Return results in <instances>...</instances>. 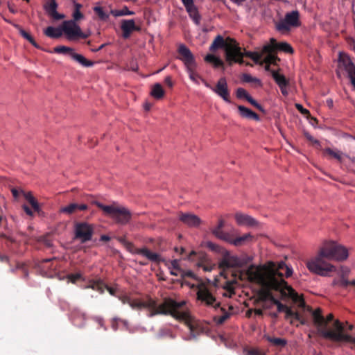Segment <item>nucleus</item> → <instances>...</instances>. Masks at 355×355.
Here are the masks:
<instances>
[{
  "instance_id": "17",
  "label": "nucleus",
  "mask_w": 355,
  "mask_h": 355,
  "mask_svg": "<svg viewBox=\"0 0 355 355\" xmlns=\"http://www.w3.org/2000/svg\"><path fill=\"white\" fill-rule=\"evenodd\" d=\"M121 28L123 37L125 39L128 38L131 33L135 31H140V27L136 26L133 19H123L121 23Z\"/></svg>"
},
{
  "instance_id": "18",
  "label": "nucleus",
  "mask_w": 355,
  "mask_h": 355,
  "mask_svg": "<svg viewBox=\"0 0 355 355\" xmlns=\"http://www.w3.org/2000/svg\"><path fill=\"white\" fill-rule=\"evenodd\" d=\"M43 8L46 12L54 19L59 20L64 17V15L57 12L58 3L56 1H46Z\"/></svg>"
},
{
  "instance_id": "42",
  "label": "nucleus",
  "mask_w": 355,
  "mask_h": 355,
  "mask_svg": "<svg viewBox=\"0 0 355 355\" xmlns=\"http://www.w3.org/2000/svg\"><path fill=\"white\" fill-rule=\"evenodd\" d=\"M71 58L84 67H92L94 64L92 61L88 60L83 55L76 53V52L72 54Z\"/></svg>"
},
{
  "instance_id": "57",
  "label": "nucleus",
  "mask_w": 355,
  "mask_h": 355,
  "mask_svg": "<svg viewBox=\"0 0 355 355\" xmlns=\"http://www.w3.org/2000/svg\"><path fill=\"white\" fill-rule=\"evenodd\" d=\"M164 336H166L171 339H174L175 338V336L174 334H173L170 331L160 332L159 334V338H162Z\"/></svg>"
},
{
  "instance_id": "25",
  "label": "nucleus",
  "mask_w": 355,
  "mask_h": 355,
  "mask_svg": "<svg viewBox=\"0 0 355 355\" xmlns=\"http://www.w3.org/2000/svg\"><path fill=\"white\" fill-rule=\"evenodd\" d=\"M225 222L223 219H220L216 227L213 229L212 233L217 238L223 241H230V234L222 231Z\"/></svg>"
},
{
  "instance_id": "13",
  "label": "nucleus",
  "mask_w": 355,
  "mask_h": 355,
  "mask_svg": "<svg viewBox=\"0 0 355 355\" xmlns=\"http://www.w3.org/2000/svg\"><path fill=\"white\" fill-rule=\"evenodd\" d=\"M204 83L206 87L212 89V91L223 98V101L230 103V94L227 80L225 78H220L214 87H211L206 81H204Z\"/></svg>"
},
{
  "instance_id": "26",
  "label": "nucleus",
  "mask_w": 355,
  "mask_h": 355,
  "mask_svg": "<svg viewBox=\"0 0 355 355\" xmlns=\"http://www.w3.org/2000/svg\"><path fill=\"white\" fill-rule=\"evenodd\" d=\"M238 110L241 116L243 118L252 119L256 121H258L260 119L259 115L257 113L245 107V106L239 105Z\"/></svg>"
},
{
  "instance_id": "41",
  "label": "nucleus",
  "mask_w": 355,
  "mask_h": 355,
  "mask_svg": "<svg viewBox=\"0 0 355 355\" xmlns=\"http://www.w3.org/2000/svg\"><path fill=\"white\" fill-rule=\"evenodd\" d=\"M252 236L250 234H245L241 236H239L234 239H232L230 236V241H227L230 243L234 244L236 246L242 245L245 241L252 239Z\"/></svg>"
},
{
  "instance_id": "3",
  "label": "nucleus",
  "mask_w": 355,
  "mask_h": 355,
  "mask_svg": "<svg viewBox=\"0 0 355 355\" xmlns=\"http://www.w3.org/2000/svg\"><path fill=\"white\" fill-rule=\"evenodd\" d=\"M312 318L314 324L318 327L319 334L324 338L334 342L345 341L355 345V338L344 333L345 327L338 320L333 323L334 330L328 329V324L334 320V316L329 313L324 318L322 314L321 309L318 308L312 311Z\"/></svg>"
},
{
  "instance_id": "5",
  "label": "nucleus",
  "mask_w": 355,
  "mask_h": 355,
  "mask_svg": "<svg viewBox=\"0 0 355 355\" xmlns=\"http://www.w3.org/2000/svg\"><path fill=\"white\" fill-rule=\"evenodd\" d=\"M174 307L170 309V312L168 315L172 316L177 320L184 322L186 326L190 331V336L192 338H196L198 336L205 331L204 326L199 322L194 320L189 314L188 309L185 308L187 302L182 300L177 302Z\"/></svg>"
},
{
  "instance_id": "58",
  "label": "nucleus",
  "mask_w": 355,
  "mask_h": 355,
  "mask_svg": "<svg viewBox=\"0 0 355 355\" xmlns=\"http://www.w3.org/2000/svg\"><path fill=\"white\" fill-rule=\"evenodd\" d=\"M17 268L19 269H22V270L24 272V277L25 278L28 277V272L26 268H25V266L24 263H17Z\"/></svg>"
},
{
  "instance_id": "37",
  "label": "nucleus",
  "mask_w": 355,
  "mask_h": 355,
  "mask_svg": "<svg viewBox=\"0 0 355 355\" xmlns=\"http://www.w3.org/2000/svg\"><path fill=\"white\" fill-rule=\"evenodd\" d=\"M272 76L274 78L276 83L278 85V86H288V80L286 78L284 75L279 73L277 71H272L271 72Z\"/></svg>"
},
{
  "instance_id": "48",
  "label": "nucleus",
  "mask_w": 355,
  "mask_h": 355,
  "mask_svg": "<svg viewBox=\"0 0 355 355\" xmlns=\"http://www.w3.org/2000/svg\"><path fill=\"white\" fill-rule=\"evenodd\" d=\"M268 55L264 58L262 62L266 64H275L277 60V56L272 53H266Z\"/></svg>"
},
{
  "instance_id": "52",
  "label": "nucleus",
  "mask_w": 355,
  "mask_h": 355,
  "mask_svg": "<svg viewBox=\"0 0 355 355\" xmlns=\"http://www.w3.org/2000/svg\"><path fill=\"white\" fill-rule=\"evenodd\" d=\"M277 28L280 31H288L291 26L284 19L283 21H281L277 24Z\"/></svg>"
},
{
  "instance_id": "11",
  "label": "nucleus",
  "mask_w": 355,
  "mask_h": 355,
  "mask_svg": "<svg viewBox=\"0 0 355 355\" xmlns=\"http://www.w3.org/2000/svg\"><path fill=\"white\" fill-rule=\"evenodd\" d=\"M196 295L197 300L207 306H213L217 309L220 306V303L216 302L215 296L211 293L209 288L204 285H200L198 287Z\"/></svg>"
},
{
  "instance_id": "51",
  "label": "nucleus",
  "mask_w": 355,
  "mask_h": 355,
  "mask_svg": "<svg viewBox=\"0 0 355 355\" xmlns=\"http://www.w3.org/2000/svg\"><path fill=\"white\" fill-rule=\"evenodd\" d=\"M243 80L247 83H256L258 85H261V81L256 78L252 77L250 74H243Z\"/></svg>"
},
{
  "instance_id": "35",
  "label": "nucleus",
  "mask_w": 355,
  "mask_h": 355,
  "mask_svg": "<svg viewBox=\"0 0 355 355\" xmlns=\"http://www.w3.org/2000/svg\"><path fill=\"white\" fill-rule=\"evenodd\" d=\"M28 204H25L23 205L24 211L28 215L32 216L33 211L39 212V204L38 201H28Z\"/></svg>"
},
{
  "instance_id": "56",
  "label": "nucleus",
  "mask_w": 355,
  "mask_h": 355,
  "mask_svg": "<svg viewBox=\"0 0 355 355\" xmlns=\"http://www.w3.org/2000/svg\"><path fill=\"white\" fill-rule=\"evenodd\" d=\"M295 107L299 112H300L304 115H309L310 114L309 111L304 108L303 106L300 103H296Z\"/></svg>"
},
{
  "instance_id": "45",
  "label": "nucleus",
  "mask_w": 355,
  "mask_h": 355,
  "mask_svg": "<svg viewBox=\"0 0 355 355\" xmlns=\"http://www.w3.org/2000/svg\"><path fill=\"white\" fill-rule=\"evenodd\" d=\"M263 54H266V53L263 52V49H262L261 52H246L245 55V56L253 60L255 62H257V63L260 62V64H262V62H261V60Z\"/></svg>"
},
{
  "instance_id": "60",
  "label": "nucleus",
  "mask_w": 355,
  "mask_h": 355,
  "mask_svg": "<svg viewBox=\"0 0 355 355\" xmlns=\"http://www.w3.org/2000/svg\"><path fill=\"white\" fill-rule=\"evenodd\" d=\"M249 355H265V354L257 349H251L248 352Z\"/></svg>"
},
{
  "instance_id": "1",
  "label": "nucleus",
  "mask_w": 355,
  "mask_h": 355,
  "mask_svg": "<svg viewBox=\"0 0 355 355\" xmlns=\"http://www.w3.org/2000/svg\"><path fill=\"white\" fill-rule=\"evenodd\" d=\"M252 281L259 285L261 288L257 291L258 300L260 302L270 301L277 306L279 312H284L288 306L281 303L272 295V291H279L282 297L291 298L295 302H300L302 307L305 306V302L295 292L288 286L286 282H277L272 276L266 277L258 271L251 272Z\"/></svg>"
},
{
  "instance_id": "20",
  "label": "nucleus",
  "mask_w": 355,
  "mask_h": 355,
  "mask_svg": "<svg viewBox=\"0 0 355 355\" xmlns=\"http://www.w3.org/2000/svg\"><path fill=\"white\" fill-rule=\"evenodd\" d=\"M184 6L186 8L189 16L193 19L194 22L197 24L200 23V17L198 14V10L193 3V0H182Z\"/></svg>"
},
{
  "instance_id": "12",
  "label": "nucleus",
  "mask_w": 355,
  "mask_h": 355,
  "mask_svg": "<svg viewBox=\"0 0 355 355\" xmlns=\"http://www.w3.org/2000/svg\"><path fill=\"white\" fill-rule=\"evenodd\" d=\"M243 263L241 259L236 256H232L228 251H224L223 257L218 263V267L223 270L220 275H223V272L229 268L235 267H241Z\"/></svg>"
},
{
  "instance_id": "30",
  "label": "nucleus",
  "mask_w": 355,
  "mask_h": 355,
  "mask_svg": "<svg viewBox=\"0 0 355 355\" xmlns=\"http://www.w3.org/2000/svg\"><path fill=\"white\" fill-rule=\"evenodd\" d=\"M87 207L85 204L78 205L76 203H71L67 207H63L61 211L62 212L67 213L69 214L75 213L78 211H83L87 209Z\"/></svg>"
},
{
  "instance_id": "46",
  "label": "nucleus",
  "mask_w": 355,
  "mask_h": 355,
  "mask_svg": "<svg viewBox=\"0 0 355 355\" xmlns=\"http://www.w3.org/2000/svg\"><path fill=\"white\" fill-rule=\"evenodd\" d=\"M111 14L114 17H120L124 15H132L135 14L133 11L128 10L127 7H123L121 10H114L111 11Z\"/></svg>"
},
{
  "instance_id": "8",
  "label": "nucleus",
  "mask_w": 355,
  "mask_h": 355,
  "mask_svg": "<svg viewBox=\"0 0 355 355\" xmlns=\"http://www.w3.org/2000/svg\"><path fill=\"white\" fill-rule=\"evenodd\" d=\"M227 44L225 49L227 62L230 64L232 62L241 63L243 62V54L241 51V48L236 41L231 37H227Z\"/></svg>"
},
{
  "instance_id": "14",
  "label": "nucleus",
  "mask_w": 355,
  "mask_h": 355,
  "mask_svg": "<svg viewBox=\"0 0 355 355\" xmlns=\"http://www.w3.org/2000/svg\"><path fill=\"white\" fill-rule=\"evenodd\" d=\"M123 246L130 253L141 254L151 261L159 262L161 261L160 256L157 253L153 252L146 248H137L132 243L129 241Z\"/></svg>"
},
{
  "instance_id": "59",
  "label": "nucleus",
  "mask_w": 355,
  "mask_h": 355,
  "mask_svg": "<svg viewBox=\"0 0 355 355\" xmlns=\"http://www.w3.org/2000/svg\"><path fill=\"white\" fill-rule=\"evenodd\" d=\"M306 137L307 139H309L313 144L320 146V142L317 139H314L312 136L309 134H306Z\"/></svg>"
},
{
  "instance_id": "34",
  "label": "nucleus",
  "mask_w": 355,
  "mask_h": 355,
  "mask_svg": "<svg viewBox=\"0 0 355 355\" xmlns=\"http://www.w3.org/2000/svg\"><path fill=\"white\" fill-rule=\"evenodd\" d=\"M44 34L49 37L51 38H58L62 35L63 31L62 30V27L55 28L53 26H49L44 30Z\"/></svg>"
},
{
  "instance_id": "40",
  "label": "nucleus",
  "mask_w": 355,
  "mask_h": 355,
  "mask_svg": "<svg viewBox=\"0 0 355 355\" xmlns=\"http://www.w3.org/2000/svg\"><path fill=\"white\" fill-rule=\"evenodd\" d=\"M87 288H92L94 291L99 292L100 293H103L105 289V284L101 280H92L89 282V284L86 286Z\"/></svg>"
},
{
  "instance_id": "2",
  "label": "nucleus",
  "mask_w": 355,
  "mask_h": 355,
  "mask_svg": "<svg viewBox=\"0 0 355 355\" xmlns=\"http://www.w3.org/2000/svg\"><path fill=\"white\" fill-rule=\"evenodd\" d=\"M347 249L334 241L325 243L320 249L318 254L306 263L309 270L320 276H327L329 272L336 270L329 261H344L348 257Z\"/></svg>"
},
{
  "instance_id": "27",
  "label": "nucleus",
  "mask_w": 355,
  "mask_h": 355,
  "mask_svg": "<svg viewBox=\"0 0 355 355\" xmlns=\"http://www.w3.org/2000/svg\"><path fill=\"white\" fill-rule=\"evenodd\" d=\"M7 22L11 24L15 28H17L20 33V35L26 40H27L30 43H31L35 47L39 48V46L34 40L33 37L25 30L23 29V28L19 26V24L12 23V21L5 19Z\"/></svg>"
},
{
  "instance_id": "50",
  "label": "nucleus",
  "mask_w": 355,
  "mask_h": 355,
  "mask_svg": "<svg viewBox=\"0 0 355 355\" xmlns=\"http://www.w3.org/2000/svg\"><path fill=\"white\" fill-rule=\"evenodd\" d=\"M180 275L182 279L185 278H191L195 279L196 275L191 270H180Z\"/></svg>"
},
{
  "instance_id": "21",
  "label": "nucleus",
  "mask_w": 355,
  "mask_h": 355,
  "mask_svg": "<svg viewBox=\"0 0 355 355\" xmlns=\"http://www.w3.org/2000/svg\"><path fill=\"white\" fill-rule=\"evenodd\" d=\"M236 96L238 98H245L248 102H249L251 105H252L253 106H254L255 107H257L258 110H259L260 111L264 112V110L263 108V107L259 104L258 103H257L256 101H254L251 96L248 93V92L242 88V87H239L236 89Z\"/></svg>"
},
{
  "instance_id": "61",
  "label": "nucleus",
  "mask_w": 355,
  "mask_h": 355,
  "mask_svg": "<svg viewBox=\"0 0 355 355\" xmlns=\"http://www.w3.org/2000/svg\"><path fill=\"white\" fill-rule=\"evenodd\" d=\"M164 83L169 87H173V83L172 81V79H171V76H167L164 79Z\"/></svg>"
},
{
  "instance_id": "22",
  "label": "nucleus",
  "mask_w": 355,
  "mask_h": 355,
  "mask_svg": "<svg viewBox=\"0 0 355 355\" xmlns=\"http://www.w3.org/2000/svg\"><path fill=\"white\" fill-rule=\"evenodd\" d=\"M263 338L267 340L272 347H274L279 350H282L284 348L288 343L287 340L285 338H276L268 334H264Z\"/></svg>"
},
{
  "instance_id": "53",
  "label": "nucleus",
  "mask_w": 355,
  "mask_h": 355,
  "mask_svg": "<svg viewBox=\"0 0 355 355\" xmlns=\"http://www.w3.org/2000/svg\"><path fill=\"white\" fill-rule=\"evenodd\" d=\"M237 282L236 279L232 281H227L225 285L224 286V288L229 292L234 293V284H236Z\"/></svg>"
},
{
  "instance_id": "23",
  "label": "nucleus",
  "mask_w": 355,
  "mask_h": 355,
  "mask_svg": "<svg viewBox=\"0 0 355 355\" xmlns=\"http://www.w3.org/2000/svg\"><path fill=\"white\" fill-rule=\"evenodd\" d=\"M180 220L189 227H197L200 223V218L192 214L181 213Z\"/></svg>"
},
{
  "instance_id": "16",
  "label": "nucleus",
  "mask_w": 355,
  "mask_h": 355,
  "mask_svg": "<svg viewBox=\"0 0 355 355\" xmlns=\"http://www.w3.org/2000/svg\"><path fill=\"white\" fill-rule=\"evenodd\" d=\"M178 53L180 55V59L184 63L187 68L196 64L192 53L185 45L179 46Z\"/></svg>"
},
{
  "instance_id": "49",
  "label": "nucleus",
  "mask_w": 355,
  "mask_h": 355,
  "mask_svg": "<svg viewBox=\"0 0 355 355\" xmlns=\"http://www.w3.org/2000/svg\"><path fill=\"white\" fill-rule=\"evenodd\" d=\"M94 10L101 19L106 20L108 18V15L103 11L101 7L96 6L94 8Z\"/></svg>"
},
{
  "instance_id": "29",
  "label": "nucleus",
  "mask_w": 355,
  "mask_h": 355,
  "mask_svg": "<svg viewBox=\"0 0 355 355\" xmlns=\"http://www.w3.org/2000/svg\"><path fill=\"white\" fill-rule=\"evenodd\" d=\"M284 19L291 26L297 27L300 26L299 12L297 11L287 13Z\"/></svg>"
},
{
  "instance_id": "32",
  "label": "nucleus",
  "mask_w": 355,
  "mask_h": 355,
  "mask_svg": "<svg viewBox=\"0 0 355 355\" xmlns=\"http://www.w3.org/2000/svg\"><path fill=\"white\" fill-rule=\"evenodd\" d=\"M323 154L324 156L329 158H334L340 162L343 161V154L339 150L327 148L323 150Z\"/></svg>"
},
{
  "instance_id": "24",
  "label": "nucleus",
  "mask_w": 355,
  "mask_h": 355,
  "mask_svg": "<svg viewBox=\"0 0 355 355\" xmlns=\"http://www.w3.org/2000/svg\"><path fill=\"white\" fill-rule=\"evenodd\" d=\"M339 62L342 63L348 71L349 76L351 78L352 72L355 71V66L353 64L351 58L345 53L340 52L339 53Z\"/></svg>"
},
{
  "instance_id": "63",
  "label": "nucleus",
  "mask_w": 355,
  "mask_h": 355,
  "mask_svg": "<svg viewBox=\"0 0 355 355\" xmlns=\"http://www.w3.org/2000/svg\"><path fill=\"white\" fill-rule=\"evenodd\" d=\"M171 266L173 267V268L175 270H178L180 272V270H181L179 267V265H178V261L177 260H173L172 262H171Z\"/></svg>"
},
{
  "instance_id": "4",
  "label": "nucleus",
  "mask_w": 355,
  "mask_h": 355,
  "mask_svg": "<svg viewBox=\"0 0 355 355\" xmlns=\"http://www.w3.org/2000/svg\"><path fill=\"white\" fill-rule=\"evenodd\" d=\"M258 271L266 277L272 276V277L277 282H286L282 279L284 276L288 277L291 276L293 271L284 261H281L277 266L274 262L269 261L267 265L257 267L254 265H250L245 271V275L250 282L255 283L252 281L251 272Z\"/></svg>"
},
{
  "instance_id": "19",
  "label": "nucleus",
  "mask_w": 355,
  "mask_h": 355,
  "mask_svg": "<svg viewBox=\"0 0 355 355\" xmlns=\"http://www.w3.org/2000/svg\"><path fill=\"white\" fill-rule=\"evenodd\" d=\"M12 197L15 199L35 200L31 191L24 189L21 187H12L10 189Z\"/></svg>"
},
{
  "instance_id": "55",
  "label": "nucleus",
  "mask_w": 355,
  "mask_h": 355,
  "mask_svg": "<svg viewBox=\"0 0 355 355\" xmlns=\"http://www.w3.org/2000/svg\"><path fill=\"white\" fill-rule=\"evenodd\" d=\"M68 278L72 283H76L78 280L82 278L80 273L69 274Z\"/></svg>"
},
{
  "instance_id": "54",
  "label": "nucleus",
  "mask_w": 355,
  "mask_h": 355,
  "mask_svg": "<svg viewBox=\"0 0 355 355\" xmlns=\"http://www.w3.org/2000/svg\"><path fill=\"white\" fill-rule=\"evenodd\" d=\"M119 300L123 303V304H128L130 305V302H131V298L130 297H129L128 295H118L116 296Z\"/></svg>"
},
{
  "instance_id": "44",
  "label": "nucleus",
  "mask_w": 355,
  "mask_h": 355,
  "mask_svg": "<svg viewBox=\"0 0 355 355\" xmlns=\"http://www.w3.org/2000/svg\"><path fill=\"white\" fill-rule=\"evenodd\" d=\"M220 311L223 313V315L220 316H215L214 320L218 324H223L230 317L231 313L227 312L225 308H220Z\"/></svg>"
},
{
  "instance_id": "31",
  "label": "nucleus",
  "mask_w": 355,
  "mask_h": 355,
  "mask_svg": "<svg viewBox=\"0 0 355 355\" xmlns=\"http://www.w3.org/2000/svg\"><path fill=\"white\" fill-rule=\"evenodd\" d=\"M235 218L238 224L239 225H247L250 226H252L255 225L256 221L252 217L242 214H236L235 216Z\"/></svg>"
},
{
  "instance_id": "43",
  "label": "nucleus",
  "mask_w": 355,
  "mask_h": 355,
  "mask_svg": "<svg viewBox=\"0 0 355 355\" xmlns=\"http://www.w3.org/2000/svg\"><path fill=\"white\" fill-rule=\"evenodd\" d=\"M196 64L194 66H192L191 67L187 68V71L189 74V78L191 80H192L196 83L198 84V79H201L202 81L204 83L205 81L204 79L201 78V77L198 75V73L196 72Z\"/></svg>"
},
{
  "instance_id": "64",
  "label": "nucleus",
  "mask_w": 355,
  "mask_h": 355,
  "mask_svg": "<svg viewBox=\"0 0 355 355\" xmlns=\"http://www.w3.org/2000/svg\"><path fill=\"white\" fill-rule=\"evenodd\" d=\"M352 282H353V280H352V281H348V280H347V279H343V280L341 282V285H342V286H343V287H347V286H349V285L353 286Z\"/></svg>"
},
{
  "instance_id": "28",
  "label": "nucleus",
  "mask_w": 355,
  "mask_h": 355,
  "mask_svg": "<svg viewBox=\"0 0 355 355\" xmlns=\"http://www.w3.org/2000/svg\"><path fill=\"white\" fill-rule=\"evenodd\" d=\"M227 37L224 39L223 37L218 35L214 40L212 44H211L209 49L211 51H214L218 49H225L226 44H227Z\"/></svg>"
},
{
  "instance_id": "6",
  "label": "nucleus",
  "mask_w": 355,
  "mask_h": 355,
  "mask_svg": "<svg viewBox=\"0 0 355 355\" xmlns=\"http://www.w3.org/2000/svg\"><path fill=\"white\" fill-rule=\"evenodd\" d=\"M175 305V300L171 297L164 298L163 302L158 305L157 301L150 297L144 302L137 299H131L130 304V306L133 309H148L150 310L149 317H153L157 315H168L170 309Z\"/></svg>"
},
{
  "instance_id": "7",
  "label": "nucleus",
  "mask_w": 355,
  "mask_h": 355,
  "mask_svg": "<svg viewBox=\"0 0 355 355\" xmlns=\"http://www.w3.org/2000/svg\"><path fill=\"white\" fill-rule=\"evenodd\" d=\"M96 202L98 207L103 211L104 214L114 219L116 223L125 225L130 221L131 213L128 209L117 207L114 205H104L98 201Z\"/></svg>"
},
{
  "instance_id": "10",
  "label": "nucleus",
  "mask_w": 355,
  "mask_h": 355,
  "mask_svg": "<svg viewBox=\"0 0 355 355\" xmlns=\"http://www.w3.org/2000/svg\"><path fill=\"white\" fill-rule=\"evenodd\" d=\"M75 238L82 243L89 241L94 234V227L86 222H80L74 226Z\"/></svg>"
},
{
  "instance_id": "62",
  "label": "nucleus",
  "mask_w": 355,
  "mask_h": 355,
  "mask_svg": "<svg viewBox=\"0 0 355 355\" xmlns=\"http://www.w3.org/2000/svg\"><path fill=\"white\" fill-rule=\"evenodd\" d=\"M105 288L107 289V291L109 292V293L111 295H113V296H116V289L114 288H112V287H110L107 285H105Z\"/></svg>"
},
{
  "instance_id": "36",
  "label": "nucleus",
  "mask_w": 355,
  "mask_h": 355,
  "mask_svg": "<svg viewBox=\"0 0 355 355\" xmlns=\"http://www.w3.org/2000/svg\"><path fill=\"white\" fill-rule=\"evenodd\" d=\"M165 92L159 83H156L152 86L150 95L156 98L161 99L164 96Z\"/></svg>"
},
{
  "instance_id": "47",
  "label": "nucleus",
  "mask_w": 355,
  "mask_h": 355,
  "mask_svg": "<svg viewBox=\"0 0 355 355\" xmlns=\"http://www.w3.org/2000/svg\"><path fill=\"white\" fill-rule=\"evenodd\" d=\"M54 52L58 53H69L71 57L74 53V50L72 48L67 47L65 46H59L54 49Z\"/></svg>"
},
{
  "instance_id": "33",
  "label": "nucleus",
  "mask_w": 355,
  "mask_h": 355,
  "mask_svg": "<svg viewBox=\"0 0 355 355\" xmlns=\"http://www.w3.org/2000/svg\"><path fill=\"white\" fill-rule=\"evenodd\" d=\"M82 7L83 6L80 3L76 1L73 2V10L71 14L73 19L71 21L77 22L84 18V15L80 11Z\"/></svg>"
},
{
  "instance_id": "39",
  "label": "nucleus",
  "mask_w": 355,
  "mask_h": 355,
  "mask_svg": "<svg viewBox=\"0 0 355 355\" xmlns=\"http://www.w3.org/2000/svg\"><path fill=\"white\" fill-rule=\"evenodd\" d=\"M286 313L285 318L286 319L288 320L290 319V323L291 324H294L296 327H299V324H295L294 320L295 319H300V314L297 312L293 311L290 307H288L287 309L284 311Z\"/></svg>"
},
{
  "instance_id": "15",
  "label": "nucleus",
  "mask_w": 355,
  "mask_h": 355,
  "mask_svg": "<svg viewBox=\"0 0 355 355\" xmlns=\"http://www.w3.org/2000/svg\"><path fill=\"white\" fill-rule=\"evenodd\" d=\"M277 49L282 51L286 53H292L293 52L291 46L286 42L277 43L274 38L270 40V44H266L263 46V53L275 52Z\"/></svg>"
},
{
  "instance_id": "38",
  "label": "nucleus",
  "mask_w": 355,
  "mask_h": 355,
  "mask_svg": "<svg viewBox=\"0 0 355 355\" xmlns=\"http://www.w3.org/2000/svg\"><path fill=\"white\" fill-rule=\"evenodd\" d=\"M205 60L216 68L223 66V62L218 57L212 54L207 55L205 58Z\"/></svg>"
},
{
  "instance_id": "9",
  "label": "nucleus",
  "mask_w": 355,
  "mask_h": 355,
  "mask_svg": "<svg viewBox=\"0 0 355 355\" xmlns=\"http://www.w3.org/2000/svg\"><path fill=\"white\" fill-rule=\"evenodd\" d=\"M62 30L66 37L71 41L79 38H86L89 35L84 33L80 27L74 21H64L62 24Z\"/></svg>"
}]
</instances>
